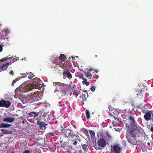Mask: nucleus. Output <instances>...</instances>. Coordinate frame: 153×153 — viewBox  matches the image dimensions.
<instances>
[{
	"mask_svg": "<svg viewBox=\"0 0 153 153\" xmlns=\"http://www.w3.org/2000/svg\"><path fill=\"white\" fill-rule=\"evenodd\" d=\"M91 90L92 91H94L95 90V88L94 86H93L91 88Z\"/></svg>",
	"mask_w": 153,
	"mask_h": 153,
	"instance_id": "ea45409f",
	"label": "nucleus"
},
{
	"mask_svg": "<svg viewBox=\"0 0 153 153\" xmlns=\"http://www.w3.org/2000/svg\"><path fill=\"white\" fill-rule=\"evenodd\" d=\"M82 77H83V76H81V77H80V78H82Z\"/></svg>",
	"mask_w": 153,
	"mask_h": 153,
	"instance_id": "8fccbe9b",
	"label": "nucleus"
},
{
	"mask_svg": "<svg viewBox=\"0 0 153 153\" xmlns=\"http://www.w3.org/2000/svg\"><path fill=\"white\" fill-rule=\"evenodd\" d=\"M77 143H78V142L76 141H74V143H73V144L74 145H76L77 144Z\"/></svg>",
	"mask_w": 153,
	"mask_h": 153,
	"instance_id": "37998d69",
	"label": "nucleus"
},
{
	"mask_svg": "<svg viewBox=\"0 0 153 153\" xmlns=\"http://www.w3.org/2000/svg\"><path fill=\"white\" fill-rule=\"evenodd\" d=\"M48 117L49 118V119L50 118H51V117H50L49 116H48ZM48 120V119H47V120Z\"/></svg>",
	"mask_w": 153,
	"mask_h": 153,
	"instance_id": "3c124183",
	"label": "nucleus"
},
{
	"mask_svg": "<svg viewBox=\"0 0 153 153\" xmlns=\"http://www.w3.org/2000/svg\"><path fill=\"white\" fill-rule=\"evenodd\" d=\"M89 132L91 137H94L95 136V132L93 131L90 130Z\"/></svg>",
	"mask_w": 153,
	"mask_h": 153,
	"instance_id": "c85d7f7f",
	"label": "nucleus"
},
{
	"mask_svg": "<svg viewBox=\"0 0 153 153\" xmlns=\"http://www.w3.org/2000/svg\"><path fill=\"white\" fill-rule=\"evenodd\" d=\"M19 79H18V78H16L15 80H13L12 83V86H14V84L17 81H18Z\"/></svg>",
	"mask_w": 153,
	"mask_h": 153,
	"instance_id": "4c0bfd02",
	"label": "nucleus"
},
{
	"mask_svg": "<svg viewBox=\"0 0 153 153\" xmlns=\"http://www.w3.org/2000/svg\"><path fill=\"white\" fill-rule=\"evenodd\" d=\"M53 62L56 65H61L62 63L60 59L58 57L55 59V60L53 61Z\"/></svg>",
	"mask_w": 153,
	"mask_h": 153,
	"instance_id": "aec40b11",
	"label": "nucleus"
},
{
	"mask_svg": "<svg viewBox=\"0 0 153 153\" xmlns=\"http://www.w3.org/2000/svg\"><path fill=\"white\" fill-rule=\"evenodd\" d=\"M112 126H110V128H113L114 127H118V125L116 122H114L112 123Z\"/></svg>",
	"mask_w": 153,
	"mask_h": 153,
	"instance_id": "c756f323",
	"label": "nucleus"
},
{
	"mask_svg": "<svg viewBox=\"0 0 153 153\" xmlns=\"http://www.w3.org/2000/svg\"><path fill=\"white\" fill-rule=\"evenodd\" d=\"M79 152L80 153H82V151L81 150H79Z\"/></svg>",
	"mask_w": 153,
	"mask_h": 153,
	"instance_id": "09e8293b",
	"label": "nucleus"
},
{
	"mask_svg": "<svg viewBox=\"0 0 153 153\" xmlns=\"http://www.w3.org/2000/svg\"><path fill=\"white\" fill-rule=\"evenodd\" d=\"M3 46H1V45H0V52H1L2 51V47H3Z\"/></svg>",
	"mask_w": 153,
	"mask_h": 153,
	"instance_id": "79ce46f5",
	"label": "nucleus"
},
{
	"mask_svg": "<svg viewBox=\"0 0 153 153\" xmlns=\"http://www.w3.org/2000/svg\"><path fill=\"white\" fill-rule=\"evenodd\" d=\"M80 130L81 131L83 132L88 137V136H89L88 131L85 128H82Z\"/></svg>",
	"mask_w": 153,
	"mask_h": 153,
	"instance_id": "5701e85b",
	"label": "nucleus"
},
{
	"mask_svg": "<svg viewBox=\"0 0 153 153\" xmlns=\"http://www.w3.org/2000/svg\"><path fill=\"white\" fill-rule=\"evenodd\" d=\"M76 137H79V136L77 135Z\"/></svg>",
	"mask_w": 153,
	"mask_h": 153,
	"instance_id": "5fc2aeb1",
	"label": "nucleus"
},
{
	"mask_svg": "<svg viewBox=\"0 0 153 153\" xmlns=\"http://www.w3.org/2000/svg\"><path fill=\"white\" fill-rule=\"evenodd\" d=\"M85 114L88 120L90 118V114L89 110H87L85 111Z\"/></svg>",
	"mask_w": 153,
	"mask_h": 153,
	"instance_id": "a878e982",
	"label": "nucleus"
},
{
	"mask_svg": "<svg viewBox=\"0 0 153 153\" xmlns=\"http://www.w3.org/2000/svg\"><path fill=\"white\" fill-rule=\"evenodd\" d=\"M81 146L82 147V149L85 152H86L88 146L86 144H83L81 145Z\"/></svg>",
	"mask_w": 153,
	"mask_h": 153,
	"instance_id": "cd10ccee",
	"label": "nucleus"
},
{
	"mask_svg": "<svg viewBox=\"0 0 153 153\" xmlns=\"http://www.w3.org/2000/svg\"><path fill=\"white\" fill-rule=\"evenodd\" d=\"M111 153H121L122 150L121 147L118 144L111 146Z\"/></svg>",
	"mask_w": 153,
	"mask_h": 153,
	"instance_id": "423d86ee",
	"label": "nucleus"
},
{
	"mask_svg": "<svg viewBox=\"0 0 153 153\" xmlns=\"http://www.w3.org/2000/svg\"><path fill=\"white\" fill-rule=\"evenodd\" d=\"M129 121L130 124L128 126L127 133H130L131 134L134 136L135 131H137L138 132H140L143 130L142 128L140 127H137L135 120L132 116L130 117Z\"/></svg>",
	"mask_w": 153,
	"mask_h": 153,
	"instance_id": "f03ea898",
	"label": "nucleus"
},
{
	"mask_svg": "<svg viewBox=\"0 0 153 153\" xmlns=\"http://www.w3.org/2000/svg\"><path fill=\"white\" fill-rule=\"evenodd\" d=\"M73 94V96L75 97L77 99H78V96H79V98H81V94L80 92L78 91L76 89H74L72 90L71 92L70 96H71Z\"/></svg>",
	"mask_w": 153,
	"mask_h": 153,
	"instance_id": "6e6552de",
	"label": "nucleus"
},
{
	"mask_svg": "<svg viewBox=\"0 0 153 153\" xmlns=\"http://www.w3.org/2000/svg\"><path fill=\"white\" fill-rule=\"evenodd\" d=\"M3 121L4 122L11 123L14 121V118L11 117H7L3 118Z\"/></svg>",
	"mask_w": 153,
	"mask_h": 153,
	"instance_id": "ddd939ff",
	"label": "nucleus"
},
{
	"mask_svg": "<svg viewBox=\"0 0 153 153\" xmlns=\"http://www.w3.org/2000/svg\"><path fill=\"white\" fill-rule=\"evenodd\" d=\"M57 106L59 107V109H60L61 113H63L64 112V109L65 108L64 107V102L62 101L59 102L57 104Z\"/></svg>",
	"mask_w": 153,
	"mask_h": 153,
	"instance_id": "9d476101",
	"label": "nucleus"
},
{
	"mask_svg": "<svg viewBox=\"0 0 153 153\" xmlns=\"http://www.w3.org/2000/svg\"><path fill=\"white\" fill-rule=\"evenodd\" d=\"M13 57L12 58L11 57L9 58H9L11 60V61L14 62L16 61L17 60L18 57H17L16 56H15L14 57H13Z\"/></svg>",
	"mask_w": 153,
	"mask_h": 153,
	"instance_id": "393cba45",
	"label": "nucleus"
},
{
	"mask_svg": "<svg viewBox=\"0 0 153 153\" xmlns=\"http://www.w3.org/2000/svg\"><path fill=\"white\" fill-rule=\"evenodd\" d=\"M2 33L3 35V37L8 38V35L9 33V30L8 29H4L2 31Z\"/></svg>",
	"mask_w": 153,
	"mask_h": 153,
	"instance_id": "4468645a",
	"label": "nucleus"
},
{
	"mask_svg": "<svg viewBox=\"0 0 153 153\" xmlns=\"http://www.w3.org/2000/svg\"><path fill=\"white\" fill-rule=\"evenodd\" d=\"M150 130L152 132H153V126L151 127V129H150Z\"/></svg>",
	"mask_w": 153,
	"mask_h": 153,
	"instance_id": "a18cd8bd",
	"label": "nucleus"
},
{
	"mask_svg": "<svg viewBox=\"0 0 153 153\" xmlns=\"http://www.w3.org/2000/svg\"><path fill=\"white\" fill-rule=\"evenodd\" d=\"M63 75L68 78L69 79H70L72 78V74L68 70H65L64 71Z\"/></svg>",
	"mask_w": 153,
	"mask_h": 153,
	"instance_id": "dca6fc26",
	"label": "nucleus"
},
{
	"mask_svg": "<svg viewBox=\"0 0 153 153\" xmlns=\"http://www.w3.org/2000/svg\"><path fill=\"white\" fill-rule=\"evenodd\" d=\"M53 85L56 88L54 91V93L57 91L60 92L62 95H66L68 92L69 87L68 85L59 82H53Z\"/></svg>",
	"mask_w": 153,
	"mask_h": 153,
	"instance_id": "7ed1b4c3",
	"label": "nucleus"
},
{
	"mask_svg": "<svg viewBox=\"0 0 153 153\" xmlns=\"http://www.w3.org/2000/svg\"><path fill=\"white\" fill-rule=\"evenodd\" d=\"M98 76L95 75L93 76V78H92V79L93 81H96L97 79H98Z\"/></svg>",
	"mask_w": 153,
	"mask_h": 153,
	"instance_id": "72a5a7b5",
	"label": "nucleus"
},
{
	"mask_svg": "<svg viewBox=\"0 0 153 153\" xmlns=\"http://www.w3.org/2000/svg\"><path fill=\"white\" fill-rule=\"evenodd\" d=\"M10 74L12 75H13V74H14L13 72V71H11L10 72Z\"/></svg>",
	"mask_w": 153,
	"mask_h": 153,
	"instance_id": "49530a36",
	"label": "nucleus"
},
{
	"mask_svg": "<svg viewBox=\"0 0 153 153\" xmlns=\"http://www.w3.org/2000/svg\"><path fill=\"white\" fill-rule=\"evenodd\" d=\"M98 146L101 147H104L106 144V141L104 139L103 137H100V138L98 139Z\"/></svg>",
	"mask_w": 153,
	"mask_h": 153,
	"instance_id": "1a4fd4ad",
	"label": "nucleus"
},
{
	"mask_svg": "<svg viewBox=\"0 0 153 153\" xmlns=\"http://www.w3.org/2000/svg\"><path fill=\"white\" fill-rule=\"evenodd\" d=\"M88 69V70H89V72L92 71H94V72H93V73H94V72H95L96 73L97 72V71H96L94 70H93L92 68H89V69Z\"/></svg>",
	"mask_w": 153,
	"mask_h": 153,
	"instance_id": "e433bc0d",
	"label": "nucleus"
},
{
	"mask_svg": "<svg viewBox=\"0 0 153 153\" xmlns=\"http://www.w3.org/2000/svg\"><path fill=\"white\" fill-rule=\"evenodd\" d=\"M32 80V85L24 83L19 87L17 88L15 91L16 94L18 95L21 93L27 92L33 90L26 98L25 101H27V102H33L38 101L41 100L43 97L42 91H38L42 89L43 85L41 83H43L41 82L40 79L38 78H35Z\"/></svg>",
	"mask_w": 153,
	"mask_h": 153,
	"instance_id": "f257e3e1",
	"label": "nucleus"
},
{
	"mask_svg": "<svg viewBox=\"0 0 153 153\" xmlns=\"http://www.w3.org/2000/svg\"><path fill=\"white\" fill-rule=\"evenodd\" d=\"M123 112H125V110H123Z\"/></svg>",
	"mask_w": 153,
	"mask_h": 153,
	"instance_id": "864d4df0",
	"label": "nucleus"
},
{
	"mask_svg": "<svg viewBox=\"0 0 153 153\" xmlns=\"http://www.w3.org/2000/svg\"><path fill=\"white\" fill-rule=\"evenodd\" d=\"M57 134H56L55 132L54 131L49 132L47 134V136H48L51 138H53L57 136Z\"/></svg>",
	"mask_w": 153,
	"mask_h": 153,
	"instance_id": "a211bd4d",
	"label": "nucleus"
},
{
	"mask_svg": "<svg viewBox=\"0 0 153 153\" xmlns=\"http://www.w3.org/2000/svg\"><path fill=\"white\" fill-rule=\"evenodd\" d=\"M37 123L41 130H43L46 128L47 124H45L43 122H40L39 120H38Z\"/></svg>",
	"mask_w": 153,
	"mask_h": 153,
	"instance_id": "9b49d317",
	"label": "nucleus"
},
{
	"mask_svg": "<svg viewBox=\"0 0 153 153\" xmlns=\"http://www.w3.org/2000/svg\"><path fill=\"white\" fill-rule=\"evenodd\" d=\"M118 127H114L113 128H112L113 129H114L115 131H120V128H117Z\"/></svg>",
	"mask_w": 153,
	"mask_h": 153,
	"instance_id": "c9c22d12",
	"label": "nucleus"
},
{
	"mask_svg": "<svg viewBox=\"0 0 153 153\" xmlns=\"http://www.w3.org/2000/svg\"><path fill=\"white\" fill-rule=\"evenodd\" d=\"M1 131L4 134H12V132L11 131H8L4 129H2L1 130Z\"/></svg>",
	"mask_w": 153,
	"mask_h": 153,
	"instance_id": "4be33fe9",
	"label": "nucleus"
},
{
	"mask_svg": "<svg viewBox=\"0 0 153 153\" xmlns=\"http://www.w3.org/2000/svg\"><path fill=\"white\" fill-rule=\"evenodd\" d=\"M2 107H5L6 108H8L10 105V102L8 101L2 100Z\"/></svg>",
	"mask_w": 153,
	"mask_h": 153,
	"instance_id": "2eb2a0df",
	"label": "nucleus"
},
{
	"mask_svg": "<svg viewBox=\"0 0 153 153\" xmlns=\"http://www.w3.org/2000/svg\"><path fill=\"white\" fill-rule=\"evenodd\" d=\"M82 79L83 80V81H82V83L83 84H85L87 86H88L89 85V82H88L87 80V79L84 77H82Z\"/></svg>",
	"mask_w": 153,
	"mask_h": 153,
	"instance_id": "b1692460",
	"label": "nucleus"
},
{
	"mask_svg": "<svg viewBox=\"0 0 153 153\" xmlns=\"http://www.w3.org/2000/svg\"><path fill=\"white\" fill-rule=\"evenodd\" d=\"M60 65V67H61V68H62L63 69H66L67 68L66 66L63 65H62L61 64V65Z\"/></svg>",
	"mask_w": 153,
	"mask_h": 153,
	"instance_id": "58836bf2",
	"label": "nucleus"
},
{
	"mask_svg": "<svg viewBox=\"0 0 153 153\" xmlns=\"http://www.w3.org/2000/svg\"><path fill=\"white\" fill-rule=\"evenodd\" d=\"M60 143H62L63 142V141L62 140H60Z\"/></svg>",
	"mask_w": 153,
	"mask_h": 153,
	"instance_id": "de8ad7c7",
	"label": "nucleus"
},
{
	"mask_svg": "<svg viewBox=\"0 0 153 153\" xmlns=\"http://www.w3.org/2000/svg\"><path fill=\"white\" fill-rule=\"evenodd\" d=\"M84 73L86 77L87 78H88L89 77H92V74L89 71V70H88V68L86 69L85 71L84 72ZM90 79H91V78L90 77L89 78Z\"/></svg>",
	"mask_w": 153,
	"mask_h": 153,
	"instance_id": "f3484780",
	"label": "nucleus"
},
{
	"mask_svg": "<svg viewBox=\"0 0 153 153\" xmlns=\"http://www.w3.org/2000/svg\"><path fill=\"white\" fill-rule=\"evenodd\" d=\"M28 78L29 79H31L34 76V75L32 73L28 72Z\"/></svg>",
	"mask_w": 153,
	"mask_h": 153,
	"instance_id": "7c9ffc66",
	"label": "nucleus"
},
{
	"mask_svg": "<svg viewBox=\"0 0 153 153\" xmlns=\"http://www.w3.org/2000/svg\"><path fill=\"white\" fill-rule=\"evenodd\" d=\"M72 58L73 59H75V57H72Z\"/></svg>",
	"mask_w": 153,
	"mask_h": 153,
	"instance_id": "603ef678",
	"label": "nucleus"
},
{
	"mask_svg": "<svg viewBox=\"0 0 153 153\" xmlns=\"http://www.w3.org/2000/svg\"><path fill=\"white\" fill-rule=\"evenodd\" d=\"M135 135L134 136L131 134L130 133H128L130 134V135H127L126 136V137L128 140V141L129 143L133 144H134V141L135 140V138L136 137L137 134L139 133L138 132V131H135Z\"/></svg>",
	"mask_w": 153,
	"mask_h": 153,
	"instance_id": "0eeeda50",
	"label": "nucleus"
},
{
	"mask_svg": "<svg viewBox=\"0 0 153 153\" xmlns=\"http://www.w3.org/2000/svg\"><path fill=\"white\" fill-rule=\"evenodd\" d=\"M112 137L110 134H107L106 138L107 140L109 141L112 139Z\"/></svg>",
	"mask_w": 153,
	"mask_h": 153,
	"instance_id": "2f4dec72",
	"label": "nucleus"
},
{
	"mask_svg": "<svg viewBox=\"0 0 153 153\" xmlns=\"http://www.w3.org/2000/svg\"><path fill=\"white\" fill-rule=\"evenodd\" d=\"M28 72L22 74V76H21V78H24L25 77H26L28 75Z\"/></svg>",
	"mask_w": 153,
	"mask_h": 153,
	"instance_id": "f704fd0d",
	"label": "nucleus"
},
{
	"mask_svg": "<svg viewBox=\"0 0 153 153\" xmlns=\"http://www.w3.org/2000/svg\"><path fill=\"white\" fill-rule=\"evenodd\" d=\"M65 56L64 55L61 54L59 58L61 61V62H62L65 59Z\"/></svg>",
	"mask_w": 153,
	"mask_h": 153,
	"instance_id": "bb28decb",
	"label": "nucleus"
},
{
	"mask_svg": "<svg viewBox=\"0 0 153 153\" xmlns=\"http://www.w3.org/2000/svg\"><path fill=\"white\" fill-rule=\"evenodd\" d=\"M81 98L82 99L83 101L86 100V95L85 94H82L81 96Z\"/></svg>",
	"mask_w": 153,
	"mask_h": 153,
	"instance_id": "473e14b6",
	"label": "nucleus"
},
{
	"mask_svg": "<svg viewBox=\"0 0 153 153\" xmlns=\"http://www.w3.org/2000/svg\"><path fill=\"white\" fill-rule=\"evenodd\" d=\"M2 102V100H1V101L0 100V107L2 106L3 103Z\"/></svg>",
	"mask_w": 153,
	"mask_h": 153,
	"instance_id": "c03bdc74",
	"label": "nucleus"
},
{
	"mask_svg": "<svg viewBox=\"0 0 153 153\" xmlns=\"http://www.w3.org/2000/svg\"><path fill=\"white\" fill-rule=\"evenodd\" d=\"M62 133L66 137L74 138L75 136V134L73 133L72 130L64 129L62 131Z\"/></svg>",
	"mask_w": 153,
	"mask_h": 153,
	"instance_id": "39448f33",
	"label": "nucleus"
},
{
	"mask_svg": "<svg viewBox=\"0 0 153 153\" xmlns=\"http://www.w3.org/2000/svg\"><path fill=\"white\" fill-rule=\"evenodd\" d=\"M11 126L10 124L2 123L0 125V128H7L10 127Z\"/></svg>",
	"mask_w": 153,
	"mask_h": 153,
	"instance_id": "6ab92c4d",
	"label": "nucleus"
},
{
	"mask_svg": "<svg viewBox=\"0 0 153 153\" xmlns=\"http://www.w3.org/2000/svg\"><path fill=\"white\" fill-rule=\"evenodd\" d=\"M29 115L30 117H33L34 118L36 117L38 115V114L35 112H32L30 113H29Z\"/></svg>",
	"mask_w": 153,
	"mask_h": 153,
	"instance_id": "412c9836",
	"label": "nucleus"
},
{
	"mask_svg": "<svg viewBox=\"0 0 153 153\" xmlns=\"http://www.w3.org/2000/svg\"><path fill=\"white\" fill-rule=\"evenodd\" d=\"M23 153H30V152L29 150H26L23 152Z\"/></svg>",
	"mask_w": 153,
	"mask_h": 153,
	"instance_id": "a19ab883",
	"label": "nucleus"
},
{
	"mask_svg": "<svg viewBox=\"0 0 153 153\" xmlns=\"http://www.w3.org/2000/svg\"><path fill=\"white\" fill-rule=\"evenodd\" d=\"M12 64L11 60L9 58H6L0 60V72L5 70L8 66Z\"/></svg>",
	"mask_w": 153,
	"mask_h": 153,
	"instance_id": "20e7f679",
	"label": "nucleus"
},
{
	"mask_svg": "<svg viewBox=\"0 0 153 153\" xmlns=\"http://www.w3.org/2000/svg\"><path fill=\"white\" fill-rule=\"evenodd\" d=\"M151 117V114L150 111L146 112L144 116L145 119L147 121L150 120Z\"/></svg>",
	"mask_w": 153,
	"mask_h": 153,
	"instance_id": "f8f14e48",
	"label": "nucleus"
}]
</instances>
